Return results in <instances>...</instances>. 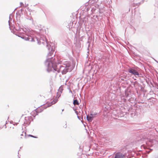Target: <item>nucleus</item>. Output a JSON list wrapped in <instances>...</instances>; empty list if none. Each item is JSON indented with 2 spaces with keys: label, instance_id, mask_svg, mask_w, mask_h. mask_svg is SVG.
I'll use <instances>...</instances> for the list:
<instances>
[{
  "label": "nucleus",
  "instance_id": "obj_31",
  "mask_svg": "<svg viewBox=\"0 0 158 158\" xmlns=\"http://www.w3.org/2000/svg\"><path fill=\"white\" fill-rule=\"evenodd\" d=\"M13 123V122H12H12H10V123Z\"/></svg>",
  "mask_w": 158,
  "mask_h": 158
},
{
  "label": "nucleus",
  "instance_id": "obj_8",
  "mask_svg": "<svg viewBox=\"0 0 158 158\" xmlns=\"http://www.w3.org/2000/svg\"><path fill=\"white\" fill-rule=\"evenodd\" d=\"M124 155L120 154L119 153H116L115 156V158H124Z\"/></svg>",
  "mask_w": 158,
  "mask_h": 158
},
{
  "label": "nucleus",
  "instance_id": "obj_36",
  "mask_svg": "<svg viewBox=\"0 0 158 158\" xmlns=\"http://www.w3.org/2000/svg\"><path fill=\"white\" fill-rule=\"evenodd\" d=\"M28 8H29V7H27V10H28Z\"/></svg>",
  "mask_w": 158,
  "mask_h": 158
},
{
  "label": "nucleus",
  "instance_id": "obj_18",
  "mask_svg": "<svg viewBox=\"0 0 158 158\" xmlns=\"http://www.w3.org/2000/svg\"><path fill=\"white\" fill-rule=\"evenodd\" d=\"M16 16H18L20 15V14L19 12H18V13H16Z\"/></svg>",
  "mask_w": 158,
  "mask_h": 158
},
{
  "label": "nucleus",
  "instance_id": "obj_39",
  "mask_svg": "<svg viewBox=\"0 0 158 158\" xmlns=\"http://www.w3.org/2000/svg\"><path fill=\"white\" fill-rule=\"evenodd\" d=\"M97 17V15H96V17Z\"/></svg>",
  "mask_w": 158,
  "mask_h": 158
},
{
  "label": "nucleus",
  "instance_id": "obj_38",
  "mask_svg": "<svg viewBox=\"0 0 158 158\" xmlns=\"http://www.w3.org/2000/svg\"><path fill=\"white\" fill-rule=\"evenodd\" d=\"M9 118V117H8V119Z\"/></svg>",
  "mask_w": 158,
  "mask_h": 158
},
{
  "label": "nucleus",
  "instance_id": "obj_37",
  "mask_svg": "<svg viewBox=\"0 0 158 158\" xmlns=\"http://www.w3.org/2000/svg\"><path fill=\"white\" fill-rule=\"evenodd\" d=\"M16 8H15V10H16Z\"/></svg>",
  "mask_w": 158,
  "mask_h": 158
},
{
  "label": "nucleus",
  "instance_id": "obj_30",
  "mask_svg": "<svg viewBox=\"0 0 158 158\" xmlns=\"http://www.w3.org/2000/svg\"><path fill=\"white\" fill-rule=\"evenodd\" d=\"M62 111H64V109H62Z\"/></svg>",
  "mask_w": 158,
  "mask_h": 158
},
{
  "label": "nucleus",
  "instance_id": "obj_6",
  "mask_svg": "<svg viewBox=\"0 0 158 158\" xmlns=\"http://www.w3.org/2000/svg\"><path fill=\"white\" fill-rule=\"evenodd\" d=\"M18 26L15 27L14 26L13 29V34L15 35L16 36L20 37V33H19V30L20 29V26L19 23H17Z\"/></svg>",
  "mask_w": 158,
  "mask_h": 158
},
{
  "label": "nucleus",
  "instance_id": "obj_5",
  "mask_svg": "<svg viewBox=\"0 0 158 158\" xmlns=\"http://www.w3.org/2000/svg\"><path fill=\"white\" fill-rule=\"evenodd\" d=\"M139 69L137 67L135 69L131 68L128 69V72L133 75H137L139 76Z\"/></svg>",
  "mask_w": 158,
  "mask_h": 158
},
{
  "label": "nucleus",
  "instance_id": "obj_23",
  "mask_svg": "<svg viewBox=\"0 0 158 158\" xmlns=\"http://www.w3.org/2000/svg\"><path fill=\"white\" fill-rule=\"evenodd\" d=\"M20 151V150H19L18 151V158H20V157H19V151Z\"/></svg>",
  "mask_w": 158,
  "mask_h": 158
},
{
  "label": "nucleus",
  "instance_id": "obj_13",
  "mask_svg": "<svg viewBox=\"0 0 158 158\" xmlns=\"http://www.w3.org/2000/svg\"><path fill=\"white\" fill-rule=\"evenodd\" d=\"M28 6V4H26V3H25V5H24L23 3L22 2H20V7H26Z\"/></svg>",
  "mask_w": 158,
  "mask_h": 158
},
{
  "label": "nucleus",
  "instance_id": "obj_35",
  "mask_svg": "<svg viewBox=\"0 0 158 158\" xmlns=\"http://www.w3.org/2000/svg\"><path fill=\"white\" fill-rule=\"evenodd\" d=\"M42 30V29H40V31H41V30Z\"/></svg>",
  "mask_w": 158,
  "mask_h": 158
},
{
  "label": "nucleus",
  "instance_id": "obj_25",
  "mask_svg": "<svg viewBox=\"0 0 158 158\" xmlns=\"http://www.w3.org/2000/svg\"><path fill=\"white\" fill-rule=\"evenodd\" d=\"M18 124V123H15V124H13L14 125H15V124L17 125Z\"/></svg>",
  "mask_w": 158,
  "mask_h": 158
},
{
  "label": "nucleus",
  "instance_id": "obj_4",
  "mask_svg": "<svg viewBox=\"0 0 158 158\" xmlns=\"http://www.w3.org/2000/svg\"><path fill=\"white\" fill-rule=\"evenodd\" d=\"M96 10V9H93V8L91 7V5H89L88 2H86L85 3L81 6L80 8L78 9L77 10Z\"/></svg>",
  "mask_w": 158,
  "mask_h": 158
},
{
  "label": "nucleus",
  "instance_id": "obj_34",
  "mask_svg": "<svg viewBox=\"0 0 158 158\" xmlns=\"http://www.w3.org/2000/svg\"><path fill=\"white\" fill-rule=\"evenodd\" d=\"M22 10H20V11H21V12H20V14L22 13Z\"/></svg>",
  "mask_w": 158,
  "mask_h": 158
},
{
  "label": "nucleus",
  "instance_id": "obj_3",
  "mask_svg": "<svg viewBox=\"0 0 158 158\" xmlns=\"http://www.w3.org/2000/svg\"><path fill=\"white\" fill-rule=\"evenodd\" d=\"M24 115H22L20 118V119H21V121L22 120H23V123L24 124H27L29 125L30 123L32 120H33L31 116H27V117H24Z\"/></svg>",
  "mask_w": 158,
  "mask_h": 158
},
{
  "label": "nucleus",
  "instance_id": "obj_2",
  "mask_svg": "<svg viewBox=\"0 0 158 158\" xmlns=\"http://www.w3.org/2000/svg\"><path fill=\"white\" fill-rule=\"evenodd\" d=\"M144 0H133V2L129 10H134L144 2Z\"/></svg>",
  "mask_w": 158,
  "mask_h": 158
},
{
  "label": "nucleus",
  "instance_id": "obj_21",
  "mask_svg": "<svg viewBox=\"0 0 158 158\" xmlns=\"http://www.w3.org/2000/svg\"><path fill=\"white\" fill-rule=\"evenodd\" d=\"M90 116H93V114L92 113H90Z\"/></svg>",
  "mask_w": 158,
  "mask_h": 158
},
{
  "label": "nucleus",
  "instance_id": "obj_32",
  "mask_svg": "<svg viewBox=\"0 0 158 158\" xmlns=\"http://www.w3.org/2000/svg\"><path fill=\"white\" fill-rule=\"evenodd\" d=\"M93 11V10H91V12H92V13L93 12V11Z\"/></svg>",
  "mask_w": 158,
  "mask_h": 158
},
{
  "label": "nucleus",
  "instance_id": "obj_22",
  "mask_svg": "<svg viewBox=\"0 0 158 158\" xmlns=\"http://www.w3.org/2000/svg\"><path fill=\"white\" fill-rule=\"evenodd\" d=\"M77 118H78V119H79L80 120H81L80 118L79 117V116L77 115Z\"/></svg>",
  "mask_w": 158,
  "mask_h": 158
},
{
  "label": "nucleus",
  "instance_id": "obj_12",
  "mask_svg": "<svg viewBox=\"0 0 158 158\" xmlns=\"http://www.w3.org/2000/svg\"><path fill=\"white\" fill-rule=\"evenodd\" d=\"M73 104L74 105H79V103L78 102V101L77 100V99H74L73 101Z\"/></svg>",
  "mask_w": 158,
  "mask_h": 158
},
{
  "label": "nucleus",
  "instance_id": "obj_26",
  "mask_svg": "<svg viewBox=\"0 0 158 158\" xmlns=\"http://www.w3.org/2000/svg\"><path fill=\"white\" fill-rule=\"evenodd\" d=\"M98 0H93L94 2H97Z\"/></svg>",
  "mask_w": 158,
  "mask_h": 158
},
{
  "label": "nucleus",
  "instance_id": "obj_33",
  "mask_svg": "<svg viewBox=\"0 0 158 158\" xmlns=\"http://www.w3.org/2000/svg\"><path fill=\"white\" fill-rule=\"evenodd\" d=\"M134 30H135H135H136V29H135V28L134 27Z\"/></svg>",
  "mask_w": 158,
  "mask_h": 158
},
{
  "label": "nucleus",
  "instance_id": "obj_20",
  "mask_svg": "<svg viewBox=\"0 0 158 158\" xmlns=\"http://www.w3.org/2000/svg\"><path fill=\"white\" fill-rule=\"evenodd\" d=\"M99 13H102L103 12L102 10H99Z\"/></svg>",
  "mask_w": 158,
  "mask_h": 158
},
{
  "label": "nucleus",
  "instance_id": "obj_15",
  "mask_svg": "<svg viewBox=\"0 0 158 158\" xmlns=\"http://www.w3.org/2000/svg\"><path fill=\"white\" fill-rule=\"evenodd\" d=\"M23 128H26V126L25 125H23V124L22 126V130H23Z\"/></svg>",
  "mask_w": 158,
  "mask_h": 158
},
{
  "label": "nucleus",
  "instance_id": "obj_29",
  "mask_svg": "<svg viewBox=\"0 0 158 158\" xmlns=\"http://www.w3.org/2000/svg\"><path fill=\"white\" fill-rule=\"evenodd\" d=\"M28 11H29V14H31V13H30V10H28Z\"/></svg>",
  "mask_w": 158,
  "mask_h": 158
},
{
  "label": "nucleus",
  "instance_id": "obj_17",
  "mask_svg": "<svg viewBox=\"0 0 158 158\" xmlns=\"http://www.w3.org/2000/svg\"><path fill=\"white\" fill-rule=\"evenodd\" d=\"M152 150V149H150L149 151H147V152L148 153H149Z\"/></svg>",
  "mask_w": 158,
  "mask_h": 158
},
{
  "label": "nucleus",
  "instance_id": "obj_24",
  "mask_svg": "<svg viewBox=\"0 0 158 158\" xmlns=\"http://www.w3.org/2000/svg\"><path fill=\"white\" fill-rule=\"evenodd\" d=\"M154 60H155V61L157 63H158V61H157V60H155V59H154Z\"/></svg>",
  "mask_w": 158,
  "mask_h": 158
},
{
  "label": "nucleus",
  "instance_id": "obj_10",
  "mask_svg": "<svg viewBox=\"0 0 158 158\" xmlns=\"http://www.w3.org/2000/svg\"><path fill=\"white\" fill-rule=\"evenodd\" d=\"M94 116H86V119L89 122H91L93 120Z\"/></svg>",
  "mask_w": 158,
  "mask_h": 158
},
{
  "label": "nucleus",
  "instance_id": "obj_14",
  "mask_svg": "<svg viewBox=\"0 0 158 158\" xmlns=\"http://www.w3.org/2000/svg\"><path fill=\"white\" fill-rule=\"evenodd\" d=\"M28 136H30V137H33V138H37V137L35 136H33L31 135H27Z\"/></svg>",
  "mask_w": 158,
  "mask_h": 158
},
{
  "label": "nucleus",
  "instance_id": "obj_27",
  "mask_svg": "<svg viewBox=\"0 0 158 158\" xmlns=\"http://www.w3.org/2000/svg\"><path fill=\"white\" fill-rule=\"evenodd\" d=\"M96 114H96V113L94 114H93V115H96Z\"/></svg>",
  "mask_w": 158,
  "mask_h": 158
},
{
  "label": "nucleus",
  "instance_id": "obj_19",
  "mask_svg": "<svg viewBox=\"0 0 158 158\" xmlns=\"http://www.w3.org/2000/svg\"><path fill=\"white\" fill-rule=\"evenodd\" d=\"M7 123H8L7 121H6V124L4 125V126H5V128H6V124H7Z\"/></svg>",
  "mask_w": 158,
  "mask_h": 158
},
{
  "label": "nucleus",
  "instance_id": "obj_1",
  "mask_svg": "<svg viewBox=\"0 0 158 158\" xmlns=\"http://www.w3.org/2000/svg\"><path fill=\"white\" fill-rule=\"evenodd\" d=\"M20 38L31 42L35 41V39H36L39 44H40L41 43L43 44V41H46L47 47L49 52L47 56V59L44 62V64L48 72L57 71L58 73L61 72L62 74H65L67 72H71L73 69L74 66L73 63L68 61H65L63 65L60 66L59 69H58L56 60L53 58V56H55L53 54L54 47H51L49 45L46 39L43 38L38 32L33 31H29L26 28L20 27Z\"/></svg>",
  "mask_w": 158,
  "mask_h": 158
},
{
  "label": "nucleus",
  "instance_id": "obj_28",
  "mask_svg": "<svg viewBox=\"0 0 158 158\" xmlns=\"http://www.w3.org/2000/svg\"><path fill=\"white\" fill-rule=\"evenodd\" d=\"M23 10V8L20 9V10Z\"/></svg>",
  "mask_w": 158,
  "mask_h": 158
},
{
  "label": "nucleus",
  "instance_id": "obj_11",
  "mask_svg": "<svg viewBox=\"0 0 158 158\" xmlns=\"http://www.w3.org/2000/svg\"><path fill=\"white\" fill-rule=\"evenodd\" d=\"M57 101H52L51 103H49L48 104L47 107H49L50 106H51L52 104H53L56 103L57 102Z\"/></svg>",
  "mask_w": 158,
  "mask_h": 158
},
{
  "label": "nucleus",
  "instance_id": "obj_16",
  "mask_svg": "<svg viewBox=\"0 0 158 158\" xmlns=\"http://www.w3.org/2000/svg\"><path fill=\"white\" fill-rule=\"evenodd\" d=\"M73 110L75 111V113H76V114L78 115V112L74 108H73Z\"/></svg>",
  "mask_w": 158,
  "mask_h": 158
},
{
  "label": "nucleus",
  "instance_id": "obj_9",
  "mask_svg": "<svg viewBox=\"0 0 158 158\" xmlns=\"http://www.w3.org/2000/svg\"><path fill=\"white\" fill-rule=\"evenodd\" d=\"M20 136H23L21 138H26V132L25 131H22V134H20Z\"/></svg>",
  "mask_w": 158,
  "mask_h": 158
},
{
  "label": "nucleus",
  "instance_id": "obj_7",
  "mask_svg": "<svg viewBox=\"0 0 158 158\" xmlns=\"http://www.w3.org/2000/svg\"><path fill=\"white\" fill-rule=\"evenodd\" d=\"M13 13V12L12 13ZM12 14L13 13H12L10 15L9 17V19L8 21L9 25V28L10 30H11V27H13V25L14 26V20L12 19V17H13Z\"/></svg>",
  "mask_w": 158,
  "mask_h": 158
}]
</instances>
